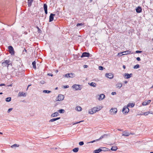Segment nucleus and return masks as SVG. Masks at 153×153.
<instances>
[{
	"label": "nucleus",
	"instance_id": "1",
	"mask_svg": "<svg viewBox=\"0 0 153 153\" xmlns=\"http://www.w3.org/2000/svg\"><path fill=\"white\" fill-rule=\"evenodd\" d=\"M102 108V107L100 106H99V107H94L91 110L89 111L88 113L90 114H93L94 113L99 111Z\"/></svg>",
	"mask_w": 153,
	"mask_h": 153
},
{
	"label": "nucleus",
	"instance_id": "2",
	"mask_svg": "<svg viewBox=\"0 0 153 153\" xmlns=\"http://www.w3.org/2000/svg\"><path fill=\"white\" fill-rule=\"evenodd\" d=\"M1 64L3 67L7 66V69L9 65L12 66V64L10 60H5L4 62H2Z\"/></svg>",
	"mask_w": 153,
	"mask_h": 153
},
{
	"label": "nucleus",
	"instance_id": "3",
	"mask_svg": "<svg viewBox=\"0 0 153 153\" xmlns=\"http://www.w3.org/2000/svg\"><path fill=\"white\" fill-rule=\"evenodd\" d=\"M82 85H80L74 84L72 85V87L73 88L75 89V90H81L82 87Z\"/></svg>",
	"mask_w": 153,
	"mask_h": 153
},
{
	"label": "nucleus",
	"instance_id": "4",
	"mask_svg": "<svg viewBox=\"0 0 153 153\" xmlns=\"http://www.w3.org/2000/svg\"><path fill=\"white\" fill-rule=\"evenodd\" d=\"M117 110L116 108H111L110 110V114L111 115H114L116 114Z\"/></svg>",
	"mask_w": 153,
	"mask_h": 153
},
{
	"label": "nucleus",
	"instance_id": "5",
	"mask_svg": "<svg viewBox=\"0 0 153 153\" xmlns=\"http://www.w3.org/2000/svg\"><path fill=\"white\" fill-rule=\"evenodd\" d=\"M75 75L73 73H68L63 75V76L65 77L72 78L74 77Z\"/></svg>",
	"mask_w": 153,
	"mask_h": 153
},
{
	"label": "nucleus",
	"instance_id": "6",
	"mask_svg": "<svg viewBox=\"0 0 153 153\" xmlns=\"http://www.w3.org/2000/svg\"><path fill=\"white\" fill-rule=\"evenodd\" d=\"M9 53L11 55H14L15 54L13 48L11 46H9L8 47Z\"/></svg>",
	"mask_w": 153,
	"mask_h": 153
},
{
	"label": "nucleus",
	"instance_id": "7",
	"mask_svg": "<svg viewBox=\"0 0 153 153\" xmlns=\"http://www.w3.org/2000/svg\"><path fill=\"white\" fill-rule=\"evenodd\" d=\"M64 96L63 95L59 94L56 99L57 101H61L64 100Z\"/></svg>",
	"mask_w": 153,
	"mask_h": 153
},
{
	"label": "nucleus",
	"instance_id": "8",
	"mask_svg": "<svg viewBox=\"0 0 153 153\" xmlns=\"http://www.w3.org/2000/svg\"><path fill=\"white\" fill-rule=\"evenodd\" d=\"M129 109L127 106H125L123 108L122 112L123 114H126L129 111Z\"/></svg>",
	"mask_w": 153,
	"mask_h": 153
},
{
	"label": "nucleus",
	"instance_id": "9",
	"mask_svg": "<svg viewBox=\"0 0 153 153\" xmlns=\"http://www.w3.org/2000/svg\"><path fill=\"white\" fill-rule=\"evenodd\" d=\"M90 54L89 53L84 52L82 53V55L81 56V58H83L84 57H88L90 56Z\"/></svg>",
	"mask_w": 153,
	"mask_h": 153
},
{
	"label": "nucleus",
	"instance_id": "10",
	"mask_svg": "<svg viewBox=\"0 0 153 153\" xmlns=\"http://www.w3.org/2000/svg\"><path fill=\"white\" fill-rule=\"evenodd\" d=\"M105 76L108 78L111 79L113 78L114 75L111 73H107L105 74Z\"/></svg>",
	"mask_w": 153,
	"mask_h": 153
},
{
	"label": "nucleus",
	"instance_id": "11",
	"mask_svg": "<svg viewBox=\"0 0 153 153\" xmlns=\"http://www.w3.org/2000/svg\"><path fill=\"white\" fill-rule=\"evenodd\" d=\"M55 16V14H53V13H51L50 16H49V22H51L53 20L54 16Z\"/></svg>",
	"mask_w": 153,
	"mask_h": 153
},
{
	"label": "nucleus",
	"instance_id": "12",
	"mask_svg": "<svg viewBox=\"0 0 153 153\" xmlns=\"http://www.w3.org/2000/svg\"><path fill=\"white\" fill-rule=\"evenodd\" d=\"M43 8L45 13L47 14L48 13V6L46 4H43Z\"/></svg>",
	"mask_w": 153,
	"mask_h": 153
},
{
	"label": "nucleus",
	"instance_id": "13",
	"mask_svg": "<svg viewBox=\"0 0 153 153\" xmlns=\"http://www.w3.org/2000/svg\"><path fill=\"white\" fill-rule=\"evenodd\" d=\"M132 74L131 73L130 74H128V73H125V76L126 77L125 78L126 79H128L130 77H131L132 75Z\"/></svg>",
	"mask_w": 153,
	"mask_h": 153
},
{
	"label": "nucleus",
	"instance_id": "14",
	"mask_svg": "<svg viewBox=\"0 0 153 153\" xmlns=\"http://www.w3.org/2000/svg\"><path fill=\"white\" fill-rule=\"evenodd\" d=\"M59 114L58 112H56L53 113L51 115V117H56L59 116Z\"/></svg>",
	"mask_w": 153,
	"mask_h": 153
},
{
	"label": "nucleus",
	"instance_id": "15",
	"mask_svg": "<svg viewBox=\"0 0 153 153\" xmlns=\"http://www.w3.org/2000/svg\"><path fill=\"white\" fill-rule=\"evenodd\" d=\"M142 9L141 7L140 6H138L136 9V12L137 13H140L142 12Z\"/></svg>",
	"mask_w": 153,
	"mask_h": 153
},
{
	"label": "nucleus",
	"instance_id": "16",
	"mask_svg": "<svg viewBox=\"0 0 153 153\" xmlns=\"http://www.w3.org/2000/svg\"><path fill=\"white\" fill-rule=\"evenodd\" d=\"M27 95V94L26 93H23L22 92H20L18 94L19 97L24 96L26 97Z\"/></svg>",
	"mask_w": 153,
	"mask_h": 153
},
{
	"label": "nucleus",
	"instance_id": "17",
	"mask_svg": "<svg viewBox=\"0 0 153 153\" xmlns=\"http://www.w3.org/2000/svg\"><path fill=\"white\" fill-rule=\"evenodd\" d=\"M108 136V134H105L102 135L99 139H97L96 140H99L100 139H101L104 137H107Z\"/></svg>",
	"mask_w": 153,
	"mask_h": 153
},
{
	"label": "nucleus",
	"instance_id": "18",
	"mask_svg": "<svg viewBox=\"0 0 153 153\" xmlns=\"http://www.w3.org/2000/svg\"><path fill=\"white\" fill-rule=\"evenodd\" d=\"M105 95L103 94H101L100 95L99 97V100H102L104 99L105 97Z\"/></svg>",
	"mask_w": 153,
	"mask_h": 153
},
{
	"label": "nucleus",
	"instance_id": "19",
	"mask_svg": "<svg viewBox=\"0 0 153 153\" xmlns=\"http://www.w3.org/2000/svg\"><path fill=\"white\" fill-rule=\"evenodd\" d=\"M130 134H132L131 133L130 134L129 132H127L126 131H124V133L122 134V136H128L130 135Z\"/></svg>",
	"mask_w": 153,
	"mask_h": 153
},
{
	"label": "nucleus",
	"instance_id": "20",
	"mask_svg": "<svg viewBox=\"0 0 153 153\" xmlns=\"http://www.w3.org/2000/svg\"><path fill=\"white\" fill-rule=\"evenodd\" d=\"M100 148H101V150H102V151H104V152L108 151L109 150V149H108L107 148H106V147H101Z\"/></svg>",
	"mask_w": 153,
	"mask_h": 153
},
{
	"label": "nucleus",
	"instance_id": "21",
	"mask_svg": "<svg viewBox=\"0 0 153 153\" xmlns=\"http://www.w3.org/2000/svg\"><path fill=\"white\" fill-rule=\"evenodd\" d=\"M102 151L101 148H99L98 149H96L94 151L93 153H99Z\"/></svg>",
	"mask_w": 153,
	"mask_h": 153
},
{
	"label": "nucleus",
	"instance_id": "22",
	"mask_svg": "<svg viewBox=\"0 0 153 153\" xmlns=\"http://www.w3.org/2000/svg\"><path fill=\"white\" fill-rule=\"evenodd\" d=\"M122 85L121 83H118L116 85V87L117 88H120L122 87Z\"/></svg>",
	"mask_w": 153,
	"mask_h": 153
},
{
	"label": "nucleus",
	"instance_id": "23",
	"mask_svg": "<svg viewBox=\"0 0 153 153\" xmlns=\"http://www.w3.org/2000/svg\"><path fill=\"white\" fill-rule=\"evenodd\" d=\"M88 84L90 86L94 87H95L97 85V84L94 82H92L90 83H88Z\"/></svg>",
	"mask_w": 153,
	"mask_h": 153
},
{
	"label": "nucleus",
	"instance_id": "24",
	"mask_svg": "<svg viewBox=\"0 0 153 153\" xmlns=\"http://www.w3.org/2000/svg\"><path fill=\"white\" fill-rule=\"evenodd\" d=\"M123 55H127L128 54H130L131 53V51L128 50L127 51H123Z\"/></svg>",
	"mask_w": 153,
	"mask_h": 153
},
{
	"label": "nucleus",
	"instance_id": "25",
	"mask_svg": "<svg viewBox=\"0 0 153 153\" xmlns=\"http://www.w3.org/2000/svg\"><path fill=\"white\" fill-rule=\"evenodd\" d=\"M135 105V104L133 103H129L127 105V107H128L131 106V108L133 107Z\"/></svg>",
	"mask_w": 153,
	"mask_h": 153
},
{
	"label": "nucleus",
	"instance_id": "26",
	"mask_svg": "<svg viewBox=\"0 0 153 153\" xmlns=\"http://www.w3.org/2000/svg\"><path fill=\"white\" fill-rule=\"evenodd\" d=\"M33 0H28V6L30 7L32 4V3Z\"/></svg>",
	"mask_w": 153,
	"mask_h": 153
},
{
	"label": "nucleus",
	"instance_id": "27",
	"mask_svg": "<svg viewBox=\"0 0 153 153\" xmlns=\"http://www.w3.org/2000/svg\"><path fill=\"white\" fill-rule=\"evenodd\" d=\"M117 149V148L116 146H112L111 150L112 151H116Z\"/></svg>",
	"mask_w": 153,
	"mask_h": 153
},
{
	"label": "nucleus",
	"instance_id": "28",
	"mask_svg": "<svg viewBox=\"0 0 153 153\" xmlns=\"http://www.w3.org/2000/svg\"><path fill=\"white\" fill-rule=\"evenodd\" d=\"M32 64L33 66V68L36 69V62L35 61L32 62Z\"/></svg>",
	"mask_w": 153,
	"mask_h": 153
},
{
	"label": "nucleus",
	"instance_id": "29",
	"mask_svg": "<svg viewBox=\"0 0 153 153\" xmlns=\"http://www.w3.org/2000/svg\"><path fill=\"white\" fill-rule=\"evenodd\" d=\"M76 109L78 111H80L82 110V108L79 106H77L76 107Z\"/></svg>",
	"mask_w": 153,
	"mask_h": 153
},
{
	"label": "nucleus",
	"instance_id": "30",
	"mask_svg": "<svg viewBox=\"0 0 153 153\" xmlns=\"http://www.w3.org/2000/svg\"><path fill=\"white\" fill-rule=\"evenodd\" d=\"M79 150V149L78 148H75L73 149V151L74 152H78Z\"/></svg>",
	"mask_w": 153,
	"mask_h": 153
},
{
	"label": "nucleus",
	"instance_id": "31",
	"mask_svg": "<svg viewBox=\"0 0 153 153\" xmlns=\"http://www.w3.org/2000/svg\"><path fill=\"white\" fill-rule=\"evenodd\" d=\"M65 112V111L63 109H60L58 111V112H59L60 113H61V114H62V113H64Z\"/></svg>",
	"mask_w": 153,
	"mask_h": 153
},
{
	"label": "nucleus",
	"instance_id": "32",
	"mask_svg": "<svg viewBox=\"0 0 153 153\" xmlns=\"http://www.w3.org/2000/svg\"><path fill=\"white\" fill-rule=\"evenodd\" d=\"M11 97H8L6 98L5 100L7 102H9L11 101Z\"/></svg>",
	"mask_w": 153,
	"mask_h": 153
},
{
	"label": "nucleus",
	"instance_id": "33",
	"mask_svg": "<svg viewBox=\"0 0 153 153\" xmlns=\"http://www.w3.org/2000/svg\"><path fill=\"white\" fill-rule=\"evenodd\" d=\"M149 113L152 114V113L150 112V111H148V112H146L144 113L143 114H140V115H143V114L144 115L146 116V115H148Z\"/></svg>",
	"mask_w": 153,
	"mask_h": 153
},
{
	"label": "nucleus",
	"instance_id": "34",
	"mask_svg": "<svg viewBox=\"0 0 153 153\" xmlns=\"http://www.w3.org/2000/svg\"><path fill=\"white\" fill-rule=\"evenodd\" d=\"M19 145H17L16 144H13V145H12L11 147L12 148H13L15 147H19Z\"/></svg>",
	"mask_w": 153,
	"mask_h": 153
},
{
	"label": "nucleus",
	"instance_id": "35",
	"mask_svg": "<svg viewBox=\"0 0 153 153\" xmlns=\"http://www.w3.org/2000/svg\"><path fill=\"white\" fill-rule=\"evenodd\" d=\"M140 67V65L138 64H137L134 66L133 68L134 69H137L139 68Z\"/></svg>",
	"mask_w": 153,
	"mask_h": 153
},
{
	"label": "nucleus",
	"instance_id": "36",
	"mask_svg": "<svg viewBox=\"0 0 153 153\" xmlns=\"http://www.w3.org/2000/svg\"><path fill=\"white\" fill-rule=\"evenodd\" d=\"M36 28L37 29V32H38L39 33H41V30L39 28V27H38L37 26L36 27Z\"/></svg>",
	"mask_w": 153,
	"mask_h": 153
},
{
	"label": "nucleus",
	"instance_id": "37",
	"mask_svg": "<svg viewBox=\"0 0 153 153\" xmlns=\"http://www.w3.org/2000/svg\"><path fill=\"white\" fill-rule=\"evenodd\" d=\"M43 92L45 93H49L51 92V91L48 90H44L43 91Z\"/></svg>",
	"mask_w": 153,
	"mask_h": 153
},
{
	"label": "nucleus",
	"instance_id": "38",
	"mask_svg": "<svg viewBox=\"0 0 153 153\" xmlns=\"http://www.w3.org/2000/svg\"><path fill=\"white\" fill-rule=\"evenodd\" d=\"M56 121V118H54L51 119L49 120V122H52Z\"/></svg>",
	"mask_w": 153,
	"mask_h": 153
},
{
	"label": "nucleus",
	"instance_id": "39",
	"mask_svg": "<svg viewBox=\"0 0 153 153\" xmlns=\"http://www.w3.org/2000/svg\"><path fill=\"white\" fill-rule=\"evenodd\" d=\"M148 105V104L147 102V100H145L143 102V105Z\"/></svg>",
	"mask_w": 153,
	"mask_h": 153
},
{
	"label": "nucleus",
	"instance_id": "40",
	"mask_svg": "<svg viewBox=\"0 0 153 153\" xmlns=\"http://www.w3.org/2000/svg\"><path fill=\"white\" fill-rule=\"evenodd\" d=\"M84 25V24H83L82 23H77L76 25V26L78 27L80 26H82Z\"/></svg>",
	"mask_w": 153,
	"mask_h": 153
},
{
	"label": "nucleus",
	"instance_id": "41",
	"mask_svg": "<svg viewBox=\"0 0 153 153\" xmlns=\"http://www.w3.org/2000/svg\"><path fill=\"white\" fill-rule=\"evenodd\" d=\"M79 144L80 146H82L84 144V143L83 141H81L79 143Z\"/></svg>",
	"mask_w": 153,
	"mask_h": 153
},
{
	"label": "nucleus",
	"instance_id": "42",
	"mask_svg": "<svg viewBox=\"0 0 153 153\" xmlns=\"http://www.w3.org/2000/svg\"><path fill=\"white\" fill-rule=\"evenodd\" d=\"M103 68H104L103 67L101 66H99V69L100 70H103Z\"/></svg>",
	"mask_w": 153,
	"mask_h": 153
},
{
	"label": "nucleus",
	"instance_id": "43",
	"mask_svg": "<svg viewBox=\"0 0 153 153\" xmlns=\"http://www.w3.org/2000/svg\"><path fill=\"white\" fill-rule=\"evenodd\" d=\"M12 109H13L12 108H9L7 111V112L8 113H9L12 110Z\"/></svg>",
	"mask_w": 153,
	"mask_h": 153
},
{
	"label": "nucleus",
	"instance_id": "44",
	"mask_svg": "<svg viewBox=\"0 0 153 153\" xmlns=\"http://www.w3.org/2000/svg\"><path fill=\"white\" fill-rule=\"evenodd\" d=\"M118 55L120 56H122L124 55L123 53V52L118 53Z\"/></svg>",
	"mask_w": 153,
	"mask_h": 153
},
{
	"label": "nucleus",
	"instance_id": "45",
	"mask_svg": "<svg viewBox=\"0 0 153 153\" xmlns=\"http://www.w3.org/2000/svg\"><path fill=\"white\" fill-rule=\"evenodd\" d=\"M142 51H138V50L136 51V53H142Z\"/></svg>",
	"mask_w": 153,
	"mask_h": 153
},
{
	"label": "nucleus",
	"instance_id": "46",
	"mask_svg": "<svg viewBox=\"0 0 153 153\" xmlns=\"http://www.w3.org/2000/svg\"><path fill=\"white\" fill-rule=\"evenodd\" d=\"M40 82L41 84H44L45 82L44 80H41V81H40Z\"/></svg>",
	"mask_w": 153,
	"mask_h": 153
},
{
	"label": "nucleus",
	"instance_id": "47",
	"mask_svg": "<svg viewBox=\"0 0 153 153\" xmlns=\"http://www.w3.org/2000/svg\"><path fill=\"white\" fill-rule=\"evenodd\" d=\"M98 141V140H93L92 141H91L90 142H89L88 143H94V142H96V141Z\"/></svg>",
	"mask_w": 153,
	"mask_h": 153
},
{
	"label": "nucleus",
	"instance_id": "48",
	"mask_svg": "<svg viewBox=\"0 0 153 153\" xmlns=\"http://www.w3.org/2000/svg\"><path fill=\"white\" fill-rule=\"evenodd\" d=\"M64 88H68L69 87V86L68 85H66L65 86H63Z\"/></svg>",
	"mask_w": 153,
	"mask_h": 153
},
{
	"label": "nucleus",
	"instance_id": "49",
	"mask_svg": "<svg viewBox=\"0 0 153 153\" xmlns=\"http://www.w3.org/2000/svg\"><path fill=\"white\" fill-rule=\"evenodd\" d=\"M25 52L26 53L27 52V50L25 48H24L23 51V53L24 54H25L24 53Z\"/></svg>",
	"mask_w": 153,
	"mask_h": 153
},
{
	"label": "nucleus",
	"instance_id": "50",
	"mask_svg": "<svg viewBox=\"0 0 153 153\" xmlns=\"http://www.w3.org/2000/svg\"><path fill=\"white\" fill-rule=\"evenodd\" d=\"M136 59L138 61H140L141 59H140V57H137L136 58Z\"/></svg>",
	"mask_w": 153,
	"mask_h": 153
},
{
	"label": "nucleus",
	"instance_id": "51",
	"mask_svg": "<svg viewBox=\"0 0 153 153\" xmlns=\"http://www.w3.org/2000/svg\"><path fill=\"white\" fill-rule=\"evenodd\" d=\"M151 101L150 100H147V103L148 104H149L150 103Z\"/></svg>",
	"mask_w": 153,
	"mask_h": 153
},
{
	"label": "nucleus",
	"instance_id": "52",
	"mask_svg": "<svg viewBox=\"0 0 153 153\" xmlns=\"http://www.w3.org/2000/svg\"><path fill=\"white\" fill-rule=\"evenodd\" d=\"M116 94V92H112L111 93V94L112 95H115Z\"/></svg>",
	"mask_w": 153,
	"mask_h": 153
},
{
	"label": "nucleus",
	"instance_id": "53",
	"mask_svg": "<svg viewBox=\"0 0 153 153\" xmlns=\"http://www.w3.org/2000/svg\"><path fill=\"white\" fill-rule=\"evenodd\" d=\"M48 75L49 76H52L53 75L51 73H48Z\"/></svg>",
	"mask_w": 153,
	"mask_h": 153
},
{
	"label": "nucleus",
	"instance_id": "54",
	"mask_svg": "<svg viewBox=\"0 0 153 153\" xmlns=\"http://www.w3.org/2000/svg\"><path fill=\"white\" fill-rule=\"evenodd\" d=\"M56 120H59L60 119V117H58L56 118Z\"/></svg>",
	"mask_w": 153,
	"mask_h": 153
},
{
	"label": "nucleus",
	"instance_id": "55",
	"mask_svg": "<svg viewBox=\"0 0 153 153\" xmlns=\"http://www.w3.org/2000/svg\"><path fill=\"white\" fill-rule=\"evenodd\" d=\"M84 121L83 120H82V121H80L79 122H77L75 124H77V123H80L81 122H83Z\"/></svg>",
	"mask_w": 153,
	"mask_h": 153
},
{
	"label": "nucleus",
	"instance_id": "56",
	"mask_svg": "<svg viewBox=\"0 0 153 153\" xmlns=\"http://www.w3.org/2000/svg\"><path fill=\"white\" fill-rule=\"evenodd\" d=\"M3 85H5L4 84H0V86H3Z\"/></svg>",
	"mask_w": 153,
	"mask_h": 153
},
{
	"label": "nucleus",
	"instance_id": "57",
	"mask_svg": "<svg viewBox=\"0 0 153 153\" xmlns=\"http://www.w3.org/2000/svg\"><path fill=\"white\" fill-rule=\"evenodd\" d=\"M84 68H87L88 67V65H84Z\"/></svg>",
	"mask_w": 153,
	"mask_h": 153
},
{
	"label": "nucleus",
	"instance_id": "58",
	"mask_svg": "<svg viewBox=\"0 0 153 153\" xmlns=\"http://www.w3.org/2000/svg\"><path fill=\"white\" fill-rule=\"evenodd\" d=\"M123 68L124 69H125L126 68V66L124 65H123Z\"/></svg>",
	"mask_w": 153,
	"mask_h": 153
},
{
	"label": "nucleus",
	"instance_id": "59",
	"mask_svg": "<svg viewBox=\"0 0 153 153\" xmlns=\"http://www.w3.org/2000/svg\"><path fill=\"white\" fill-rule=\"evenodd\" d=\"M124 82H125V83L127 84V82H128L126 81H125Z\"/></svg>",
	"mask_w": 153,
	"mask_h": 153
},
{
	"label": "nucleus",
	"instance_id": "60",
	"mask_svg": "<svg viewBox=\"0 0 153 153\" xmlns=\"http://www.w3.org/2000/svg\"><path fill=\"white\" fill-rule=\"evenodd\" d=\"M92 0H90V2H92Z\"/></svg>",
	"mask_w": 153,
	"mask_h": 153
},
{
	"label": "nucleus",
	"instance_id": "61",
	"mask_svg": "<svg viewBox=\"0 0 153 153\" xmlns=\"http://www.w3.org/2000/svg\"><path fill=\"white\" fill-rule=\"evenodd\" d=\"M58 89V88L57 87H56V88H55V90H57Z\"/></svg>",
	"mask_w": 153,
	"mask_h": 153
},
{
	"label": "nucleus",
	"instance_id": "62",
	"mask_svg": "<svg viewBox=\"0 0 153 153\" xmlns=\"http://www.w3.org/2000/svg\"><path fill=\"white\" fill-rule=\"evenodd\" d=\"M151 88H153V85L151 87Z\"/></svg>",
	"mask_w": 153,
	"mask_h": 153
},
{
	"label": "nucleus",
	"instance_id": "63",
	"mask_svg": "<svg viewBox=\"0 0 153 153\" xmlns=\"http://www.w3.org/2000/svg\"><path fill=\"white\" fill-rule=\"evenodd\" d=\"M28 85V86H27L28 87H29V86H30V85Z\"/></svg>",
	"mask_w": 153,
	"mask_h": 153
},
{
	"label": "nucleus",
	"instance_id": "64",
	"mask_svg": "<svg viewBox=\"0 0 153 153\" xmlns=\"http://www.w3.org/2000/svg\"><path fill=\"white\" fill-rule=\"evenodd\" d=\"M119 131H121V130L120 129H118Z\"/></svg>",
	"mask_w": 153,
	"mask_h": 153
}]
</instances>
